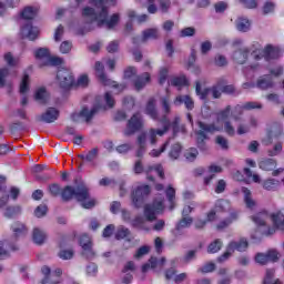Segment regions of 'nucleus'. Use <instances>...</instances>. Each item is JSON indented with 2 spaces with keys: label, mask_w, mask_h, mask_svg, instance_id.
I'll return each mask as SVG.
<instances>
[{
  "label": "nucleus",
  "mask_w": 284,
  "mask_h": 284,
  "mask_svg": "<svg viewBox=\"0 0 284 284\" xmlns=\"http://www.w3.org/2000/svg\"><path fill=\"white\" fill-rule=\"evenodd\" d=\"M150 185L138 186L135 191L132 192L131 199L135 207H143L145 199L150 196Z\"/></svg>",
  "instance_id": "nucleus-8"
},
{
  "label": "nucleus",
  "mask_w": 284,
  "mask_h": 284,
  "mask_svg": "<svg viewBox=\"0 0 284 284\" xmlns=\"http://www.w3.org/2000/svg\"><path fill=\"white\" fill-rule=\"evenodd\" d=\"M239 219V211H232L229 215V217L220 221V223L216 225L219 230H225L226 227H230L236 220Z\"/></svg>",
  "instance_id": "nucleus-25"
},
{
  "label": "nucleus",
  "mask_w": 284,
  "mask_h": 284,
  "mask_svg": "<svg viewBox=\"0 0 284 284\" xmlns=\"http://www.w3.org/2000/svg\"><path fill=\"white\" fill-rule=\"evenodd\" d=\"M182 150H183V146H181L180 143L173 144L169 152L170 159H172V161H176V159H179L181 156Z\"/></svg>",
  "instance_id": "nucleus-42"
},
{
  "label": "nucleus",
  "mask_w": 284,
  "mask_h": 284,
  "mask_svg": "<svg viewBox=\"0 0 284 284\" xmlns=\"http://www.w3.org/2000/svg\"><path fill=\"white\" fill-rule=\"evenodd\" d=\"M22 19H26L27 21H32L34 17H37V11L32 7H26L23 11L21 12Z\"/></svg>",
  "instance_id": "nucleus-47"
},
{
  "label": "nucleus",
  "mask_w": 284,
  "mask_h": 284,
  "mask_svg": "<svg viewBox=\"0 0 284 284\" xmlns=\"http://www.w3.org/2000/svg\"><path fill=\"white\" fill-rule=\"evenodd\" d=\"M231 114H232V106L227 105L224 110H222L217 113V119L220 121H225V120L230 119Z\"/></svg>",
  "instance_id": "nucleus-55"
},
{
  "label": "nucleus",
  "mask_w": 284,
  "mask_h": 284,
  "mask_svg": "<svg viewBox=\"0 0 284 284\" xmlns=\"http://www.w3.org/2000/svg\"><path fill=\"white\" fill-rule=\"evenodd\" d=\"M45 214H48V205L40 204L39 206L36 207L34 216H37V219H43Z\"/></svg>",
  "instance_id": "nucleus-53"
},
{
  "label": "nucleus",
  "mask_w": 284,
  "mask_h": 284,
  "mask_svg": "<svg viewBox=\"0 0 284 284\" xmlns=\"http://www.w3.org/2000/svg\"><path fill=\"white\" fill-rule=\"evenodd\" d=\"M196 136V145L199 150L205 152L207 150V145L205 144V141H207V134H205L203 131H197Z\"/></svg>",
  "instance_id": "nucleus-35"
},
{
  "label": "nucleus",
  "mask_w": 284,
  "mask_h": 284,
  "mask_svg": "<svg viewBox=\"0 0 284 284\" xmlns=\"http://www.w3.org/2000/svg\"><path fill=\"white\" fill-rule=\"evenodd\" d=\"M235 26L239 32H248L252 23L246 18H237Z\"/></svg>",
  "instance_id": "nucleus-36"
},
{
  "label": "nucleus",
  "mask_w": 284,
  "mask_h": 284,
  "mask_svg": "<svg viewBox=\"0 0 284 284\" xmlns=\"http://www.w3.org/2000/svg\"><path fill=\"white\" fill-rule=\"evenodd\" d=\"M276 261H278V252L275 250L255 255V263H258V265H267V263H276Z\"/></svg>",
  "instance_id": "nucleus-12"
},
{
  "label": "nucleus",
  "mask_w": 284,
  "mask_h": 284,
  "mask_svg": "<svg viewBox=\"0 0 284 284\" xmlns=\"http://www.w3.org/2000/svg\"><path fill=\"white\" fill-rule=\"evenodd\" d=\"M61 199L64 203L75 199L78 203H81V206L84 210H92L97 205V200L90 197V189L84 183L77 185L75 187L67 185L62 189Z\"/></svg>",
  "instance_id": "nucleus-2"
},
{
  "label": "nucleus",
  "mask_w": 284,
  "mask_h": 284,
  "mask_svg": "<svg viewBox=\"0 0 284 284\" xmlns=\"http://www.w3.org/2000/svg\"><path fill=\"white\" fill-rule=\"evenodd\" d=\"M170 132V125L163 124V129H150L148 132V139L151 145H155L156 136H163Z\"/></svg>",
  "instance_id": "nucleus-18"
},
{
  "label": "nucleus",
  "mask_w": 284,
  "mask_h": 284,
  "mask_svg": "<svg viewBox=\"0 0 284 284\" xmlns=\"http://www.w3.org/2000/svg\"><path fill=\"white\" fill-rule=\"evenodd\" d=\"M195 92L202 101H207V97H210V89H203L202 90L201 89V82H199V81L195 84Z\"/></svg>",
  "instance_id": "nucleus-43"
},
{
  "label": "nucleus",
  "mask_w": 284,
  "mask_h": 284,
  "mask_svg": "<svg viewBox=\"0 0 284 284\" xmlns=\"http://www.w3.org/2000/svg\"><path fill=\"white\" fill-rule=\"evenodd\" d=\"M163 210V201H154L152 204H146L144 206V216L146 221L152 223V221H156V214H161Z\"/></svg>",
  "instance_id": "nucleus-9"
},
{
  "label": "nucleus",
  "mask_w": 284,
  "mask_h": 284,
  "mask_svg": "<svg viewBox=\"0 0 284 284\" xmlns=\"http://www.w3.org/2000/svg\"><path fill=\"white\" fill-rule=\"evenodd\" d=\"M221 247H223V241L217 239L209 245L207 253L216 254V252H221Z\"/></svg>",
  "instance_id": "nucleus-46"
},
{
  "label": "nucleus",
  "mask_w": 284,
  "mask_h": 284,
  "mask_svg": "<svg viewBox=\"0 0 284 284\" xmlns=\"http://www.w3.org/2000/svg\"><path fill=\"white\" fill-rule=\"evenodd\" d=\"M59 119V110L55 108H48L44 113L38 116V121H42L43 123H54Z\"/></svg>",
  "instance_id": "nucleus-19"
},
{
  "label": "nucleus",
  "mask_w": 284,
  "mask_h": 284,
  "mask_svg": "<svg viewBox=\"0 0 284 284\" xmlns=\"http://www.w3.org/2000/svg\"><path fill=\"white\" fill-rule=\"evenodd\" d=\"M106 52L110 54H114V52H119V40H113L106 45Z\"/></svg>",
  "instance_id": "nucleus-63"
},
{
  "label": "nucleus",
  "mask_w": 284,
  "mask_h": 284,
  "mask_svg": "<svg viewBox=\"0 0 284 284\" xmlns=\"http://www.w3.org/2000/svg\"><path fill=\"white\" fill-rule=\"evenodd\" d=\"M196 156H199V150L194 148L186 150L184 153V158L186 159V161H190V162L194 161Z\"/></svg>",
  "instance_id": "nucleus-57"
},
{
  "label": "nucleus",
  "mask_w": 284,
  "mask_h": 284,
  "mask_svg": "<svg viewBox=\"0 0 284 284\" xmlns=\"http://www.w3.org/2000/svg\"><path fill=\"white\" fill-rule=\"evenodd\" d=\"M62 63L63 59L49 55V59L47 62H44V65H61Z\"/></svg>",
  "instance_id": "nucleus-64"
},
{
  "label": "nucleus",
  "mask_w": 284,
  "mask_h": 284,
  "mask_svg": "<svg viewBox=\"0 0 284 284\" xmlns=\"http://www.w3.org/2000/svg\"><path fill=\"white\" fill-rule=\"evenodd\" d=\"M19 214H21V206L19 205L7 206L3 213L6 219H14V216H19Z\"/></svg>",
  "instance_id": "nucleus-40"
},
{
  "label": "nucleus",
  "mask_w": 284,
  "mask_h": 284,
  "mask_svg": "<svg viewBox=\"0 0 284 284\" xmlns=\"http://www.w3.org/2000/svg\"><path fill=\"white\" fill-rule=\"evenodd\" d=\"M132 232H130V229L125 227V226H119L116 232H115V239L116 241H123V239H125V241H128V243L132 242Z\"/></svg>",
  "instance_id": "nucleus-30"
},
{
  "label": "nucleus",
  "mask_w": 284,
  "mask_h": 284,
  "mask_svg": "<svg viewBox=\"0 0 284 284\" xmlns=\"http://www.w3.org/2000/svg\"><path fill=\"white\" fill-rule=\"evenodd\" d=\"M80 245L83 250V255L87 258H94V251L92 250V239L88 234L80 236Z\"/></svg>",
  "instance_id": "nucleus-16"
},
{
  "label": "nucleus",
  "mask_w": 284,
  "mask_h": 284,
  "mask_svg": "<svg viewBox=\"0 0 284 284\" xmlns=\"http://www.w3.org/2000/svg\"><path fill=\"white\" fill-rule=\"evenodd\" d=\"M229 251L230 252H245L247 247H250V242H247V239L242 237L240 241H232L229 243Z\"/></svg>",
  "instance_id": "nucleus-20"
},
{
  "label": "nucleus",
  "mask_w": 284,
  "mask_h": 284,
  "mask_svg": "<svg viewBox=\"0 0 284 284\" xmlns=\"http://www.w3.org/2000/svg\"><path fill=\"white\" fill-rule=\"evenodd\" d=\"M160 105L162 109V115L160 116V123L162 125H170V114H172V102L170 101V95L162 97L160 99Z\"/></svg>",
  "instance_id": "nucleus-11"
},
{
  "label": "nucleus",
  "mask_w": 284,
  "mask_h": 284,
  "mask_svg": "<svg viewBox=\"0 0 284 284\" xmlns=\"http://www.w3.org/2000/svg\"><path fill=\"white\" fill-rule=\"evenodd\" d=\"M30 90V75L24 74L20 83V94H26Z\"/></svg>",
  "instance_id": "nucleus-50"
},
{
  "label": "nucleus",
  "mask_w": 284,
  "mask_h": 284,
  "mask_svg": "<svg viewBox=\"0 0 284 284\" xmlns=\"http://www.w3.org/2000/svg\"><path fill=\"white\" fill-rule=\"evenodd\" d=\"M196 260V250H191L185 253L182 257V263L187 265V263H192V261Z\"/></svg>",
  "instance_id": "nucleus-54"
},
{
  "label": "nucleus",
  "mask_w": 284,
  "mask_h": 284,
  "mask_svg": "<svg viewBox=\"0 0 284 284\" xmlns=\"http://www.w3.org/2000/svg\"><path fill=\"white\" fill-rule=\"evenodd\" d=\"M90 3L93 7H85L82 10V17H84L89 23L98 21L99 28L105 26L108 30H112V28L119 23V13H114L108 20V7H105V0H91Z\"/></svg>",
  "instance_id": "nucleus-1"
},
{
  "label": "nucleus",
  "mask_w": 284,
  "mask_h": 284,
  "mask_svg": "<svg viewBox=\"0 0 284 284\" xmlns=\"http://www.w3.org/2000/svg\"><path fill=\"white\" fill-rule=\"evenodd\" d=\"M159 37H160L159 29L150 28L142 31V38H139V37L133 38V43L135 45H139V43H146V41L156 40L159 39Z\"/></svg>",
  "instance_id": "nucleus-13"
},
{
  "label": "nucleus",
  "mask_w": 284,
  "mask_h": 284,
  "mask_svg": "<svg viewBox=\"0 0 284 284\" xmlns=\"http://www.w3.org/2000/svg\"><path fill=\"white\" fill-rule=\"evenodd\" d=\"M171 85L174 88H183V85H187V78H185V75L174 77L171 79Z\"/></svg>",
  "instance_id": "nucleus-45"
},
{
  "label": "nucleus",
  "mask_w": 284,
  "mask_h": 284,
  "mask_svg": "<svg viewBox=\"0 0 284 284\" xmlns=\"http://www.w3.org/2000/svg\"><path fill=\"white\" fill-rule=\"evenodd\" d=\"M48 239V233H45L40 227H34L32 231V241L36 245H43Z\"/></svg>",
  "instance_id": "nucleus-24"
},
{
  "label": "nucleus",
  "mask_w": 284,
  "mask_h": 284,
  "mask_svg": "<svg viewBox=\"0 0 284 284\" xmlns=\"http://www.w3.org/2000/svg\"><path fill=\"white\" fill-rule=\"evenodd\" d=\"M276 160L274 159H266L258 163L260 170H264V172H272L276 170Z\"/></svg>",
  "instance_id": "nucleus-34"
},
{
  "label": "nucleus",
  "mask_w": 284,
  "mask_h": 284,
  "mask_svg": "<svg viewBox=\"0 0 284 284\" xmlns=\"http://www.w3.org/2000/svg\"><path fill=\"white\" fill-rule=\"evenodd\" d=\"M159 6L161 12L164 14L169 12L170 8H172V1L171 0H159Z\"/></svg>",
  "instance_id": "nucleus-61"
},
{
  "label": "nucleus",
  "mask_w": 284,
  "mask_h": 284,
  "mask_svg": "<svg viewBox=\"0 0 284 284\" xmlns=\"http://www.w3.org/2000/svg\"><path fill=\"white\" fill-rule=\"evenodd\" d=\"M49 192L51 194V196H61V193L63 192V190H61V185H59L58 183H53L49 185Z\"/></svg>",
  "instance_id": "nucleus-56"
},
{
  "label": "nucleus",
  "mask_w": 284,
  "mask_h": 284,
  "mask_svg": "<svg viewBox=\"0 0 284 284\" xmlns=\"http://www.w3.org/2000/svg\"><path fill=\"white\" fill-rule=\"evenodd\" d=\"M242 193L244 194V202H245L246 207H248L250 210L256 207V201H254V199H252V191H250V189L243 186Z\"/></svg>",
  "instance_id": "nucleus-32"
},
{
  "label": "nucleus",
  "mask_w": 284,
  "mask_h": 284,
  "mask_svg": "<svg viewBox=\"0 0 284 284\" xmlns=\"http://www.w3.org/2000/svg\"><path fill=\"white\" fill-rule=\"evenodd\" d=\"M34 99L36 101H38V103L45 105L48 103V91L45 90V88H39L36 91Z\"/></svg>",
  "instance_id": "nucleus-38"
},
{
  "label": "nucleus",
  "mask_w": 284,
  "mask_h": 284,
  "mask_svg": "<svg viewBox=\"0 0 284 284\" xmlns=\"http://www.w3.org/2000/svg\"><path fill=\"white\" fill-rule=\"evenodd\" d=\"M115 150L118 154H128V152L132 150V144L130 143L120 144L116 146Z\"/></svg>",
  "instance_id": "nucleus-62"
},
{
  "label": "nucleus",
  "mask_w": 284,
  "mask_h": 284,
  "mask_svg": "<svg viewBox=\"0 0 284 284\" xmlns=\"http://www.w3.org/2000/svg\"><path fill=\"white\" fill-rule=\"evenodd\" d=\"M34 57L36 59L45 61V63H48V60L50 59V50L47 48H40L34 52Z\"/></svg>",
  "instance_id": "nucleus-41"
},
{
  "label": "nucleus",
  "mask_w": 284,
  "mask_h": 284,
  "mask_svg": "<svg viewBox=\"0 0 284 284\" xmlns=\"http://www.w3.org/2000/svg\"><path fill=\"white\" fill-rule=\"evenodd\" d=\"M11 230L13 232V241H17L19 236H23L28 232L26 225L21 222H16L12 224Z\"/></svg>",
  "instance_id": "nucleus-31"
},
{
  "label": "nucleus",
  "mask_w": 284,
  "mask_h": 284,
  "mask_svg": "<svg viewBox=\"0 0 284 284\" xmlns=\"http://www.w3.org/2000/svg\"><path fill=\"white\" fill-rule=\"evenodd\" d=\"M258 90H270L274 88V79L270 74L262 75L256 81Z\"/></svg>",
  "instance_id": "nucleus-21"
},
{
  "label": "nucleus",
  "mask_w": 284,
  "mask_h": 284,
  "mask_svg": "<svg viewBox=\"0 0 284 284\" xmlns=\"http://www.w3.org/2000/svg\"><path fill=\"white\" fill-rule=\"evenodd\" d=\"M245 108H243V105H236L234 106L233 111L231 112V116L233 120L235 121H241V116H243V112H244Z\"/></svg>",
  "instance_id": "nucleus-51"
},
{
  "label": "nucleus",
  "mask_w": 284,
  "mask_h": 284,
  "mask_svg": "<svg viewBox=\"0 0 284 284\" xmlns=\"http://www.w3.org/2000/svg\"><path fill=\"white\" fill-rule=\"evenodd\" d=\"M275 273L274 268H267L262 284H273Z\"/></svg>",
  "instance_id": "nucleus-58"
},
{
  "label": "nucleus",
  "mask_w": 284,
  "mask_h": 284,
  "mask_svg": "<svg viewBox=\"0 0 284 284\" xmlns=\"http://www.w3.org/2000/svg\"><path fill=\"white\" fill-rule=\"evenodd\" d=\"M144 114L150 116L153 121H159V123H161V116H159V110L156 109V99H149L144 109Z\"/></svg>",
  "instance_id": "nucleus-17"
},
{
  "label": "nucleus",
  "mask_w": 284,
  "mask_h": 284,
  "mask_svg": "<svg viewBox=\"0 0 284 284\" xmlns=\"http://www.w3.org/2000/svg\"><path fill=\"white\" fill-rule=\"evenodd\" d=\"M41 272L44 276V278L41 280V284H61V276L63 274V270L55 268L52 273V270H50V266H42Z\"/></svg>",
  "instance_id": "nucleus-7"
},
{
  "label": "nucleus",
  "mask_w": 284,
  "mask_h": 284,
  "mask_svg": "<svg viewBox=\"0 0 284 284\" xmlns=\"http://www.w3.org/2000/svg\"><path fill=\"white\" fill-rule=\"evenodd\" d=\"M98 112H99L98 106H93L92 109H89L88 106H83L79 113H73L71 115V119L72 121H74V123H79L81 119H83L85 123H90V120L94 119V115Z\"/></svg>",
  "instance_id": "nucleus-10"
},
{
  "label": "nucleus",
  "mask_w": 284,
  "mask_h": 284,
  "mask_svg": "<svg viewBox=\"0 0 284 284\" xmlns=\"http://www.w3.org/2000/svg\"><path fill=\"white\" fill-rule=\"evenodd\" d=\"M95 75L98 77L99 81L102 82L103 85H112V88H119L120 90H125L124 84H116L115 81H112L105 74V67L101 63V61H97L94 65Z\"/></svg>",
  "instance_id": "nucleus-6"
},
{
  "label": "nucleus",
  "mask_w": 284,
  "mask_h": 284,
  "mask_svg": "<svg viewBox=\"0 0 284 284\" xmlns=\"http://www.w3.org/2000/svg\"><path fill=\"white\" fill-rule=\"evenodd\" d=\"M20 34L22 39H28L29 41H37V39H39V28L28 22L21 28Z\"/></svg>",
  "instance_id": "nucleus-14"
},
{
  "label": "nucleus",
  "mask_w": 284,
  "mask_h": 284,
  "mask_svg": "<svg viewBox=\"0 0 284 284\" xmlns=\"http://www.w3.org/2000/svg\"><path fill=\"white\" fill-rule=\"evenodd\" d=\"M215 143L221 148V150H230V141L223 135H217L215 138Z\"/></svg>",
  "instance_id": "nucleus-49"
},
{
  "label": "nucleus",
  "mask_w": 284,
  "mask_h": 284,
  "mask_svg": "<svg viewBox=\"0 0 284 284\" xmlns=\"http://www.w3.org/2000/svg\"><path fill=\"white\" fill-rule=\"evenodd\" d=\"M210 175L204 178V184L210 185L212 183L213 179H216V174L223 172V169L219 165H211L209 166Z\"/></svg>",
  "instance_id": "nucleus-33"
},
{
  "label": "nucleus",
  "mask_w": 284,
  "mask_h": 284,
  "mask_svg": "<svg viewBox=\"0 0 284 284\" xmlns=\"http://www.w3.org/2000/svg\"><path fill=\"white\" fill-rule=\"evenodd\" d=\"M194 223V219L192 217H182L175 225V229L173 230L174 236H179V232L181 230H185V227H190Z\"/></svg>",
  "instance_id": "nucleus-28"
},
{
  "label": "nucleus",
  "mask_w": 284,
  "mask_h": 284,
  "mask_svg": "<svg viewBox=\"0 0 284 284\" xmlns=\"http://www.w3.org/2000/svg\"><path fill=\"white\" fill-rule=\"evenodd\" d=\"M197 126L200 128L199 132H204V134H214V132L221 131V129L215 123L207 124L199 121Z\"/></svg>",
  "instance_id": "nucleus-27"
},
{
  "label": "nucleus",
  "mask_w": 284,
  "mask_h": 284,
  "mask_svg": "<svg viewBox=\"0 0 284 284\" xmlns=\"http://www.w3.org/2000/svg\"><path fill=\"white\" fill-rule=\"evenodd\" d=\"M278 185H281V182L276 179H267V180H264L262 183V187L264 190H266L267 192H272V191L276 190V187H278Z\"/></svg>",
  "instance_id": "nucleus-39"
},
{
  "label": "nucleus",
  "mask_w": 284,
  "mask_h": 284,
  "mask_svg": "<svg viewBox=\"0 0 284 284\" xmlns=\"http://www.w3.org/2000/svg\"><path fill=\"white\" fill-rule=\"evenodd\" d=\"M78 156L82 161H87V163H92V165H94V161L99 159V148H93L90 151H88L87 154H79Z\"/></svg>",
  "instance_id": "nucleus-29"
},
{
  "label": "nucleus",
  "mask_w": 284,
  "mask_h": 284,
  "mask_svg": "<svg viewBox=\"0 0 284 284\" xmlns=\"http://www.w3.org/2000/svg\"><path fill=\"white\" fill-rule=\"evenodd\" d=\"M165 194L170 203L169 210L172 212V210L176 207V202L174 201V199H176V191L174 190V187L169 186Z\"/></svg>",
  "instance_id": "nucleus-37"
},
{
  "label": "nucleus",
  "mask_w": 284,
  "mask_h": 284,
  "mask_svg": "<svg viewBox=\"0 0 284 284\" xmlns=\"http://www.w3.org/2000/svg\"><path fill=\"white\" fill-rule=\"evenodd\" d=\"M59 258H62V261H70L74 258V251L72 248L70 250H61L58 253Z\"/></svg>",
  "instance_id": "nucleus-52"
},
{
  "label": "nucleus",
  "mask_w": 284,
  "mask_h": 284,
  "mask_svg": "<svg viewBox=\"0 0 284 284\" xmlns=\"http://www.w3.org/2000/svg\"><path fill=\"white\" fill-rule=\"evenodd\" d=\"M283 153V142H277L272 149L267 150V156H278Z\"/></svg>",
  "instance_id": "nucleus-48"
},
{
  "label": "nucleus",
  "mask_w": 284,
  "mask_h": 284,
  "mask_svg": "<svg viewBox=\"0 0 284 284\" xmlns=\"http://www.w3.org/2000/svg\"><path fill=\"white\" fill-rule=\"evenodd\" d=\"M57 81L59 88L68 92V90H72L74 85H77V80H74V73L70 71V69L62 68L57 73Z\"/></svg>",
  "instance_id": "nucleus-4"
},
{
  "label": "nucleus",
  "mask_w": 284,
  "mask_h": 284,
  "mask_svg": "<svg viewBox=\"0 0 284 284\" xmlns=\"http://www.w3.org/2000/svg\"><path fill=\"white\" fill-rule=\"evenodd\" d=\"M174 105H185L186 110H194V100L190 95H178L174 101Z\"/></svg>",
  "instance_id": "nucleus-23"
},
{
  "label": "nucleus",
  "mask_w": 284,
  "mask_h": 284,
  "mask_svg": "<svg viewBox=\"0 0 284 284\" xmlns=\"http://www.w3.org/2000/svg\"><path fill=\"white\" fill-rule=\"evenodd\" d=\"M247 57H250V49L242 48L234 51L233 61H235V63H239V65H243L247 62Z\"/></svg>",
  "instance_id": "nucleus-22"
},
{
  "label": "nucleus",
  "mask_w": 284,
  "mask_h": 284,
  "mask_svg": "<svg viewBox=\"0 0 284 284\" xmlns=\"http://www.w3.org/2000/svg\"><path fill=\"white\" fill-rule=\"evenodd\" d=\"M209 90L210 93H212L213 99H221V94L223 92V88L221 87V84L213 85Z\"/></svg>",
  "instance_id": "nucleus-60"
},
{
  "label": "nucleus",
  "mask_w": 284,
  "mask_h": 284,
  "mask_svg": "<svg viewBox=\"0 0 284 284\" xmlns=\"http://www.w3.org/2000/svg\"><path fill=\"white\" fill-rule=\"evenodd\" d=\"M230 201L227 200H217L215 203L216 212H230Z\"/></svg>",
  "instance_id": "nucleus-44"
},
{
  "label": "nucleus",
  "mask_w": 284,
  "mask_h": 284,
  "mask_svg": "<svg viewBox=\"0 0 284 284\" xmlns=\"http://www.w3.org/2000/svg\"><path fill=\"white\" fill-rule=\"evenodd\" d=\"M148 83H150V74L148 72L138 75L133 81L134 88L135 90H138V92H140V90H143V88H145Z\"/></svg>",
  "instance_id": "nucleus-26"
},
{
  "label": "nucleus",
  "mask_w": 284,
  "mask_h": 284,
  "mask_svg": "<svg viewBox=\"0 0 284 284\" xmlns=\"http://www.w3.org/2000/svg\"><path fill=\"white\" fill-rule=\"evenodd\" d=\"M196 34V29L194 27H186L180 31V37L185 39V37H194Z\"/></svg>",
  "instance_id": "nucleus-59"
},
{
  "label": "nucleus",
  "mask_w": 284,
  "mask_h": 284,
  "mask_svg": "<svg viewBox=\"0 0 284 284\" xmlns=\"http://www.w3.org/2000/svg\"><path fill=\"white\" fill-rule=\"evenodd\" d=\"M262 57H264L265 61H276V59H281V49L278 47L267 44L262 49Z\"/></svg>",
  "instance_id": "nucleus-15"
},
{
  "label": "nucleus",
  "mask_w": 284,
  "mask_h": 284,
  "mask_svg": "<svg viewBox=\"0 0 284 284\" xmlns=\"http://www.w3.org/2000/svg\"><path fill=\"white\" fill-rule=\"evenodd\" d=\"M143 115L140 112L133 114L126 123V128L123 132L124 136H134L136 132H141V130H143Z\"/></svg>",
  "instance_id": "nucleus-5"
},
{
  "label": "nucleus",
  "mask_w": 284,
  "mask_h": 284,
  "mask_svg": "<svg viewBox=\"0 0 284 284\" xmlns=\"http://www.w3.org/2000/svg\"><path fill=\"white\" fill-rule=\"evenodd\" d=\"M270 219L272 220L273 225H275V227L283 230L284 215L281 212L270 214V212H267V211H261V212L256 213L255 215L251 216V221H253V223H255V225H260V226L266 225V223H267V221H270Z\"/></svg>",
  "instance_id": "nucleus-3"
}]
</instances>
